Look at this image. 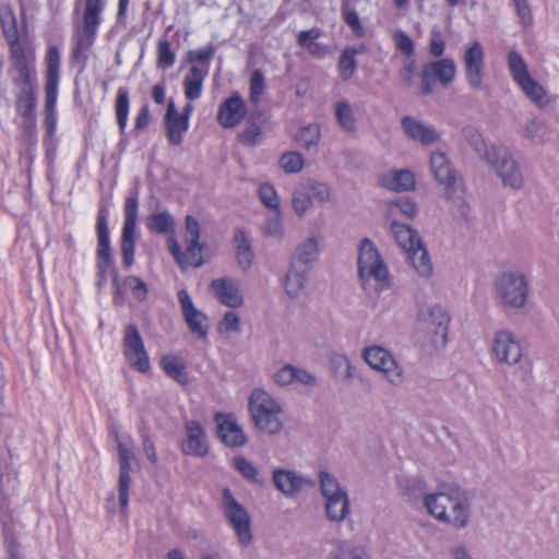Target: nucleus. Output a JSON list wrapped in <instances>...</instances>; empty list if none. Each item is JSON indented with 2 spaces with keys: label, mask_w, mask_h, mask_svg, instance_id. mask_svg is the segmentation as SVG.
<instances>
[{
  "label": "nucleus",
  "mask_w": 559,
  "mask_h": 559,
  "mask_svg": "<svg viewBox=\"0 0 559 559\" xmlns=\"http://www.w3.org/2000/svg\"><path fill=\"white\" fill-rule=\"evenodd\" d=\"M423 504L431 518L454 530H464L472 522V501L460 487L444 485L437 491L424 493Z\"/></svg>",
  "instance_id": "f257e3e1"
},
{
  "label": "nucleus",
  "mask_w": 559,
  "mask_h": 559,
  "mask_svg": "<svg viewBox=\"0 0 559 559\" xmlns=\"http://www.w3.org/2000/svg\"><path fill=\"white\" fill-rule=\"evenodd\" d=\"M491 293L498 306L521 310L528 302L530 282L524 272L520 270H504L493 276Z\"/></svg>",
  "instance_id": "f03ea898"
},
{
  "label": "nucleus",
  "mask_w": 559,
  "mask_h": 559,
  "mask_svg": "<svg viewBox=\"0 0 559 559\" xmlns=\"http://www.w3.org/2000/svg\"><path fill=\"white\" fill-rule=\"evenodd\" d=\"M36 58L20 57L17 62L13 63L16 74L13 83L17 87L16 110L24 119L33 121L35 119V109L37 104V74Z\"/></svg>",
  "instance_id": "7ed1b4c3"
},
{
  "label": "nucleus",
  "mask_w": 559,
  "mask_h": 559,
  "mask_svg": "<svg viewBox=\"0 0 559 559\" xmlns=\"http://www.w3.org/2000/svg\"><path fill=\"white\" fill-rule=\"evenodd\" d=\"M107 0H85L82 16L74 22L73 56L79 59L94 45Z\"/></svg>",
  "instance_id": "20e7f679"
},
{
  "label": "nucleus",
  "mask_w": 559,
  "mask_h": 559,
  "mask_svg": "<svg viewBox=\"0 0 559 559\" xmlns=\"http://www.w3.org/2000/svg\"><path fill=\"white\" fill-rule=\"evenodd\" d=\"M358 274L362 282L373 281L378 290L393 286V278L384 259L376 245L367 238L360 241L358 248Z\"/></svg>",
  "instance_id": "39448f33"
},
{
  "label": "nucleus",
  "mask_w": 559,
  "mask_h": 559,
  "mask_svg": "<svg viewBox=\"0 0 559 559\" xmlns=\"http://www.w3.org/2000/svg\"><path fill=\"white\" fill-rule=\"evenodd\" d=\"M430 170L435 179L444 187V198L453 203L457 214L465 218L468 206L464 199V189L457 180L448 156L439 151L430 155Z\"/></svg>",
  "instance_id": "423d86ee"
},
{
  "label": "nucleus",
  "mask_w": 559,
  "mask_h": 559,
  "mask_svg": "<svg viewBox=\"0 0 559 559\" xmlns=\"http://www.w3.org/2000/svg\"><path fill=\"white\" fill-rule=\"evenodd\" d=\"M249 412L254 426L269 435L281 431L283 424L280 418L281 405L264 390L255 389L249 397Z\"/></svg>",
  "instance_id": "0eeeda50"
},
{
  "label": "nucleus",
  "mask_w": 559,
  "mask_h": 559,
  "mask_svg": "<svg viewBox=\"0 0 559 559\" xmlns=\"http://www.w3.org/2000/svg\"><path fill=\"white\" fill-rule=\"evenodd\" d=\"M185 225V241L187 245L186 252L181 251L180 245L174 237L168 239V249L182 270L188 267H200L204 263L202 258L204 245L200 242V224L194 216L187 215Z\"/></svg>",
  "instance_id": "6e6552de"
},
{
  "label": "nucleus",
  "mask_w": 559,
  "mask_h": 559,
  "mask_svg": "<svg viewBox=\"0 0 559 559\" xmlns=\"http://www.w3.org/2000/svg\"><path fill=\"white\" fill-rule=\"evenodd\" d=\"M485 160L491 166L504 187L520 190L524 185L522 168L507 147L491 145L485 152Z\"/></svg>",
  "instance_id": "1a4fd4ad"
},
{
  "label": "nucleus",
  "mask_w": 559,
  "mask_h": 559,
  "mask_svg": "<svg viewBox=\"0 0 559 559\" xmlns=\"http://www.w3.org/2000/svg\"><path fill=\"white\" fill-rule=\"evenodd\" d=\"M319 483L328 519L332 522L344 521L350 511L347 492L341 487L337 479L326 471L319 473Z\"/></svg>",
  "instance_id": "9d476101"
},
{
  "label": "nucleus",
  "mask_w": 559,
  "mask_h": 559,
  "mask_svg": "<svg viewBox=\"0 0 559 559\" xmlns=\"http://www.w3.org/2000/svg\"><path fill=\"white\" fill-rule=\"evenodd\" d=\"M365 362L373 370L381 372L385 380L393 386H400L405 380L402 365L395 356L380 345H370L361 353Z\"/></svg>",
  "instance_id": "9b49d317"
},
{
  "label": "nucleus",
  "mask_w": 559,
  "mask_h": 559,
  "mask_svg": "<svg viewBox=\"0 0 559 559\" xmlns=\"http://www.w3.org/2000/svg\"><path fill=\"white\" fill-rule=\"evenodd\" d=\"M491 353L499 364L515 366L521 364L524 357V347L513 332L502 329L493 333Z\"/></svg>",
  "instance_id": "f8f14e48"
},
{
  "label": "nucleus",
  "mask_w": 559,
  "mask_h": 559,
  "mask_svg": "<svg viewBox=\"0 0 559 559\" xmlns=\"http://www.w3.org/2000/svg\"><path fill=\"white\" fill-rule=\"evenodd\" d=\"M418 318L428 325L431 333V343L435 348H444L448 344L449 325L451 322L448 309L440 304H433L428 306L427 309L420 310Z\"/></svg>",
  "instance_id": "ddd939ff"
},
{
  "label": "nucleus",
  "mask_w": 559,
  "mask_h": 559,
  "mask_svg": "<svg viewBox=\"0 0 559 559\" xmlns=\"http://www.w3.org/2000/svg\"><path fill=\"white\" fill-rule=\"evenodd\" d=\"M139 210L138 193L131 194L124 202V221L121 235V253L126 267L134 263L135 234Z\"/></svg>",
  "instance_id": "4468645a"
},
{
  "label": "nucleus",
  "mask_w": 559,
  "mask_h": 559,
  "mask_svg": "<svg viewBox=\"0 0 559 559\" xmlns=\"http://www.w3.org/2000/svg\"><path fill=\"white\" fill-rule=\"evenodd\" d=\"M123 355L129 365L136 371L146 374L151 371V361L143 338L134 324L123 330Z\"/></svg>",
  "instance_id": "2eb2a0df"
},
{
  "label": "nucleus",
  "mask_w": 559,
  "mask_h": 559,
  "mask_svg": "<svg viewBox=\"0 0 559 559\" xmlns=\"http://www.w3.org/2000/svg\"><path fill=\"white\" fill-rule=\"evenodd\" d=\"M223 510L239 543L242 546L249 545L252 540L250 516L246 509L234 498L228 488L223 490Z\"/></svg>",
  "instance_id": "dca6fc26"
},
{
  "label": "nucleus",
  "mask_w": 559,
  "mask_h": 559,
  "mask_svg": "<svg viewBox=\"0 0 559 559\" xmlns=\"http://www.w3.org/2000/svg\"><path fill=\"white\" fill-rule=\"evenodd\" d=\"M118 453H119V503L121 513L126 518L129 506V490L131 476L130 472L135 462V455L133 453L132 440L129 437L118 439Z\"/></svg>",
  "instance_id": "f3484780"
},
{
  "label": "nucleus",
  "mask_w": 559,
  "mask_h": 559,
  "mask_svg": "<svg viewBox=\"0 0 559 559\" xmlns=\"http://www.w3.org/2000/svg\"><path fill=\"white\" fill-rule=\"evenodd\" d=\"M0 24L4 37L10 45L13 63L17 62L20 57L26 58L32 56L33 58H36L33 47L23 46L19 43L17 20L11 5H0Z\"/></svg>",
  "instance_id": "a211bd4d"
},
{
  "label": "nucleus",
  "mask_w": 559,
  "mask_h": 559,
  "mask_svg": "<svg viewBox=\"0 0 559 559\" xmlns=\"http://www.w3.org/2000/svg\"><path fill=\"white\" fill-rule=\"evenodd\" d=\"M97 272L99 278L103 281L109 270L114 267V259L110 246V235L108 228V212L100 209L97 216Z\"/></svg>",
  "instance_id": "6ab92c4d"
},
{
  "label": "nucleus",
  "mask_w": 559,
  "mask_h": 559,
  "mask_svg": "<svg viewBox=\"0 0 559 559\" xmlns=\"http://www.w3.org/2000/svg\"><path fill=\"white\" fill-rule=\"evenodd\" d=\"M462 62L468 86L473 90H480L486 67L483 45L479 41H474L466 47Z\"/></svg>",
  "instance_id": "aec40b11"
},
{
  "label": "nucleus",
  "mask_w": 559,
  "mask_h": 559,
  "mask_svg": "<svg viewBox=\"0 0 559 559\" xmlns=\"http://www.w3.org/2000/svg\"><path fill=\"white\" fill-rule=\"evenodd\" d=\"M456 67L452 59L443 58L426 63L421 70L423 94L433 91V82L438 81L443 86L449 85L455 78Z\"/></svg>",
  "instance_id": "412c9836"
},
{
  "label": "nucleus",
  "mask_w": 559,
  "mask_h": 559,
  "mask_svg": "<svg viewBox=\"0 0 559 559\" xmlns=\"http://www.w3.org/2000/svg\"><path fill=\"white\" fill-rule=\"evenodd\" d=\"M45 110H57L60 52L56 46H49L46 53Z\"/></svg>",
  "instance_id": "4be33fe9"
},
{
  "label": "nucleus",
  "mask_w": 559,
  "mask_h": 559,
  "mask_svg": "<svg viewBox=\"0 0 559 559\" xmlns=\"http://www.w3.org/2000/svg\"><path fill=\"white\" fill-rule=\"evenodd\" d=\"M178 300L189 331L197 337L205 340L209 334L207 316L194 307L192 298L186 289L178 292Z\"/></svg>",
  "instance_id": "5701e85b"
},
{
  "label": "nucleus",
  "mask_w": 559,
  "mask_h": 559,
  "mask_svg": "<svg viewBox=\"0 0 559 559\" xmlns=\"http://www.w3.org/2000/svg\"><path fill=\"white\" fill-rule=\"evenodd\" d=\"M217 435L222 442L230 448L242 447L247 437L234 414L218 413L215 415Z\"/></svg>",
  "instance_id": "b1692460"
},
{
  "label": "nucleus",
  "mask_w": 559,
  "mask_h": 559,
  "mask_svg": "<svg viewBox=\"0 0 559 559\" xmlns=\"http://www.w3.org/2000/svg\"><path fill=\"white\" fill-rule=\"evenodd\" d=\"M272 477L276 489L286 497H292L304 489L314 486V481L311 478L292 469L276 468L273 471Z\"/></svg>",
  "instance_id": "393cba45"
},
{
  "label": "nucleus",
  "mask_w": 559,
  "mask_h": 559,
  "mask_svg": "<svg viewBox=\"0 0 559 559\" xmlns=\"http://www.w3.org/2000/svg\"><path fill=\"white\" fill-rule=\"evenodd\" d=\"M210 288L216 299L229 308H239L245 304L243 293L236 280L218 277L211 282Z\"/></svg>",
  "instance_id": "a878e982"
},
{
  "label": "nucleus",
  "mask_w": 559,
  "mask_h": 559,
  "mask_svg": "<svg viewBox=\"0 0 559 559\" xmlns=\"http://www.w3.org/2000/svg\"><path fill=\"white\" fill-rule=\"evenodd\" d=\"M247 115V106L238 93H233L218 108L217 121L226 129L238 126Z\"/></svg>",
  "instance_id": "bb28decb"
},
{
  "label": "nucleus",
  "mask_w": 559,
  "mask_h": 559,
  "mask_svg": "<svg viewBox=\"0 0 559 559\" xmlns=\"http://www.w3.org/2000/svg\"><path fill=\"white\" fill-rule=\"evenodd\" d=\"M181 450L187 455L205 456L209 452V444L203 427L194 420L186 424V438L182 441Z\"/></svg>",
  "instance_id": "cd10ccee"
},
{
  "label": "nucleus",
  "mask_w": 559,
  "mask_h": 559,
  "mask_svg": "<svg viewBox=\"0 0 559 559\" xmlns=\"http://www.w3.org/2000/svg\"><path fill=\"white\" fill-rule=\"evenodd\" d=\"M402 128L409 139L426 146L438 142L440 139L439 133L432 126L413 117H404L402 119Z\"/></svg>",
  "instance_id": "c85d7f7f"
},
{
  "label": "nucleus",
  "mask_w": 559,
  "mask_h": 559,
  "mask_svg": "<svg viewBox=\"0 0 559 559\" xmlns=\"http://www.w3.org/2000/svg\"><path fill=\"white\" fill-rule=\"evenodd\" d=\"M165 130L166 136L170 144L180 145L183 141V135L188 131L190 122L186 117H179L173 100L168 103L165 114Z\"/></svg>",
  "instance_id": "c756f323"
},
{
  "label": "nucleus",
  "mask_w": 559,
  "mask_h": 559,
  "mask_svg": "<svg viewBox=\"0 0 559 559\" xmlns=\"http://www.w3.org/2000/svg\"><path fill=\"white\" fill-rule=\"evenodd\" d=\"M320 236H309L295 249L290 263L304 269L311 270L320 257Z\"/></svg>",
  "instance_id": "7c9ffc66"
},
{
  "label": "nucleus",
  "mask_w": 559,
  "mask_h": 559,
  "mask_svg": "<svg viewBox=\"0 0 559 559\" xmlns=\"http://www.w3.org/2000/svg\"><path fill=\"white\" fill-rule=\"evenodd\" d=\"M309 271L310 270L300 269L294 263H290L283 282L284 290L290 298H297L306 294L308 288Z\"/></svg>",
  "instance_id": "2f4dec72"
},
{
  "label": "nucleus",
  "mask_w": 559,
  "mask_h": 559,
  "mask_svg": "<svg viewBox=\"0 0 559 559\" xmlns=\"http://www.w3.org/2000/svg\"><path fill=\"white\" fill-rule=\"evenodd\" d=\"M234 242L237 263L246 272L251 267L254 260L250 237L243 229L238 228L234 234Z\"/></svg>",
  "instance_id": "473e14b6"
},
{
  "label": "nucleus",
  "mask_w": 559,
  "mask_h": 559,
  "mask_svg": "<svg viewBox=\"0 0 559 559\" xmlns=\"http://www.w3.org/2000/svg\"><path fill=\"white\" fill-rule=\"evenodd\" d=\"M406 254L411 266L419 277L424 280L431 278L433 274V266L430 255L423 242L406 252Z\"/></svg>",
  "instance_id": "72a5a7b5"
},
{
  "label": "nucleus",
  "mask_w": 559,
  "mask_h": 559,
  "mask_svg": "<svg viewBox=\"0 0 559 559\" xmlns=\"http://www.w3.org/2000/svg\"><path fill=\"white\" fill-rule=\"evenodd\" d=\"M207 66H192L183 80L185 96L195 100L201 96L203 82L209 74Z\"/></svg>",
  "instance_id": "f704fd0d"
},
{
  "label": "nucleus",
  "mask_w": 559,
  "mask_h": 559,
  "mask_svg": "<svg viewBox=\"0 0 559 559\" xmlns=\"http://www.w3.org/2000/svg\"><path fill=\"white\" fill-rule=\"evenodd\" d=\"M382 185L393 191H408L415 188V176L408 169L391 170L382 176Z\"/></svg>",
  "instance_id": "c9c22d12"
},
{
  "label": "nucleus",
  "mask_w": 559,
  "mask_h": 559,
  "mask_svg": "<svg viewBox=\"0 0 559 559\" xmlns=\"http://www.w3.org/2000/svg\"><path fill=\"white\" fill-rule=\"evenodd\" d=\"M391 231L397 245L405 253L423 242L418 233L408 225L393 221L391 223Z\"/></svg>",
  "instance_id": "e433bc0d"
},
{
  "label": "nucleus",
  "mask_w": 559,
  "mask_h": 559,
  "mask_svg": "<svg viewBox=\"0 0 559 559\" xmlns=\"http://www.w3.org/2000/svg\"><path fill=\"white\" fill-rule=\"evenodd\" d=\"M524 95L537 107H545L548 104L546 99L547 92L532 75L518 83Z\"/></svg>",
  "instance_id": "4c0bfd02"
},
{
  "label": "nucleus",
  "mask_w": 559,
  "mask_h": 559,
  "mask_svg": "<svg viewBox=\"0 0 559 559\" xmlns=\"http://www.w3.org/2000/svg\"><path fill=\"white\" fill-rule=\"evenodd\" d=\"M147 228L159 235H173L175 233V219L169 212L153 213L147 217Z\"/></svg>",
  "instance_id": "58836bf2"
},
{
  "label": "nucleus",
  "mask_w": 559,
  "mask_h": 559,
  "mask_svg": "<svg viewBox=\"0 0 559 559\" xmlns=\"http://www.w3.org/2000/svg\"><path fill=\"white\" fill-rule=\"evenodd\" d=\"M508 68L513 81L518 84L531 75L527 63L516 50H511L507 57Z\"/></svg>",
  "instance_id": "ea45409f"
},
{
  "label": "nucleus",
  "mask_w": 559,
  "mask_h": 559,
  "mask_svg": "<svg viewBox=\"0 0 559 559\" xmlns=\"http://www.w3.org/2000/svg\"><path fill=\"white\" fill-rule=\"evenodd\" d=\"M292 205L295 214L299 217L304 216L312 206V197L305 182H301L294 189Z\"/></svg>",
  "instance_id": "a19ab883"
},
{
  "label": "nucleus",
  "mask_w": 559,
  "mask_h": 559,
  "mask_svg": "<svg viewBox=\"0 0 559 559\" xmlns=\"http://www.w3.org/2000/svg\"><path fill=\"white\" fill-rule=\"evenodd\" d=\"M160 367L164 372L179 383L187 382L185 365L182 360L175 355H166L160 360Z\"/></svg>",
  "instance_id": "79ce46f5"
},
{
  "label": "nucleus",
  "mask_w": 559,
  "mask_h": 559,
  "mask_svg": "<svg viewBox=\"0 0 559 559\" xmlns=\"http://www.w3.org/2000/svg\"><path fill=\"white\" fill-rule=\"evenodd\" d=\"M116 118L119 130L121 133L124 132L128 123V115H129V91L126 87H119L117 91L116 98Z\"/></svg>",
  "instance_id": "37998d69"
},
{
  "label": "nucleus",
  "mask_w": 559,
  "mask_h": 559,
  "mask_svg": "<svg viewBox=\"0 0 559 559\" xmlns=\"http://www.w3.org/2000/svg\"><path fill=\"white\" fill-rule=\"evenodd\" d=\"M335 118L343 130L347 132H354L356 130V117L348 103L340 102L335 105Z\"/></svg>",
  "instance_id": "c03bdc74"
},
{
  "label": "nucleus",
  "mask_w": 559,
  "mask_h": 559,
  "mask_svg": "<svg viewBox=\"0 0 559 559\" xmlns=\"http://www.w3.org/2000/svg\"><path fill=\"white\" fill-rule=\"evenodd\" d=\"M359 49L356 47H346L342 52L338 61V72L344 81L349 80L356 70V55Z\"/></svg>",
  "instance_id": "a18cd8bd"
},
{
  "label": "nucleus",
  "mask_w": 559,
  "mask_h": 559,
  "mask_svg": "<svg viewBox=\"0 0 559 559\" xmlns=\"http://www.w3.org/2000/svg\"><path fill=\"white\" fill-rule=\"evenodd\" d=\"M305 183L310 195L313 197L318 202L331 204L336 203L330 185L316 180H307Z\"/></svg>",
  "instance_id": "49530a36"
},
{
  "label": "nucleus",
  "mask_w": 559,
  "mask_h": 559,
  "mask_svg": "<svg viewBox=\"0 0 559 559\" xmlns=\"http://www.w3.org/2000/svg\"><path fill=\"white\" fill-rule=\"evenodd\" d=\"M330 365L337 377L342 379H352L354 377V367L345 354H333L330 358Z\"/></svg>",
  "instance_id": "de8ad7c7"
},
{
  "label": "nucleus",
  "mask_w": 559,
  "mask_h": 559,
  "mask_svg": "<svg viewBox=\"0 0 559 559\" xmlns=\"http://www.w3.org/2000/svg\"><path fill=\"white\" fill-rule=\"evenodd\" d=\"M262 233L277 241H281L285 236V227L282 223L281 211L275 212L273 215L266 218Z\"/></svg>",
  "instance_id": "09e8293b"
},
{
  "label": "nucleus",
  "mask_w": 559,
  "mask_h": 559,
  "mask_svg": "<svg viewBox=\"0 0 559 559\" xmlns=\"http://www.w3.org/2000/svg\"><path fill=\"white\" fill-rule=\"evenodd\" d=\"M320 138V128L314 123L301 127L296 134L297 142L307 148L316 146L319 143Z\"/></svg>",
  "instance_id": "8fccbe9b"
},
{
  "label": "nucleus",
  "mask_w": 559,
  "mask_h": 559,
  "mask_svg": "<svg viewBox=\"0 0 559 559\" xmlns=\"http://www.w3.org/2000/svg\"><path fill=\"white\" fill-rule=\"evenodd\" d=\"M278 164L286 174H297L302 170L305 159L298 152H286L281 156Z\"/></svg>",
  "instance_id": "3c124183"
},
{
  "label": "nucleus",
  "mask_w": 559,
  "mask_h": 559,
  "mask_svg": "<svg viewBox=\"0 0 559 559\" xmlns=\"http://www.w3.org/2000/svg\"><path fill=\"white\" fill-rule=\"evenodd\" d=\"M329 559H366V554L360 547L349 543H341L330 554Z\"/></svg>",
  "instance_id": "603ef678"
},
{
  "label": "nucleus",
  "mask_w": 559,
  "mask_h": 559,
  "mask_svg": "<svg viewBox=\"0 0 559 559\" xmlns=\"http://www.w3.org/2000/svg\"><path fill=\"white\" fill-rule=\"evenodd\" d=\"M522 135L533 143H543L544 122L536 117L530 118L524 123Z\"/></svg>",
  "instance_id": "864d4df0"
},
{
  "label": "nucleus",
  "mask_w": 559,
  "mask_h": 559,
  "mask_svg": "<svg viewBox=\"0 0 559 559\" xmlns=\"http://www.w3.org/2000/svg\"><path fill=\"white\" fill-rule=\"evenodd\" d=\"M389 213L391 215L401 213L407 218H413L417 214V205L409 198H400L389 203Z\"/></svg>",
  "instance_id": "5fc2aeb1"
},
{
  "label": "nucleus",
  "mask_w": 559,
  "mask_h": 559,
  "mask_svg": "<svg viewBox=\"0 0 559 559\" xmlns=\"http://www.w3.org/2000/svg\"><path fill=\"white\" fill-rule=\"evenodd\" d=\"M240 331V318L234 311H227L217 325V332L221 335L229 336Z\"/></svg>",
  "instance_id": "6e6d98bb"
},
{
  "label": "nucleus",
  "mask_w": 559,
  "mask_h": 559,
  "mask_svg": "<svg viewBox=\"0 0 559 559\" xmlns=\"http://www.w3.org/2000/svg\"><path fill=\"white\" fill-rule=\"evenodd\" d=\"M215 48L213 45H207L205 47L190 50L187 53V62L192 66H207L210 60L214 57Z\"/></svg>",
  "instance_id": "4d7b16f0"
},
{
  "label": "nucleus",
  "mask_w": 559,
  "mask_h": 559,
  "mask_svg": "<svg viewBox=\"0 0 559 559\" xmlns=\"http://www.w3.org/2000/svg\"><path fill=\"white\" fill-rule=\"evenodd\" d=\"M342 14L346 24L352 28L356 36L362 37L365 28L356 11L349 9V0H343Z\"/></svg>",
  "instance_id": "13d9d810"
},
{
  "label": "nucleus",
  "mask_w": 559,
  "mask_h": 559,
  "mask_svg": "<svg viewBox=\"0 0 559 559\" xmlns=\"http://www.w3.org/2000/svg\"><path fill=\"white\" fill-rule=\"evenodd\" d=\"M261 202L275 212L281 211L280 199L275 188L271 183H262L259 188Z\"/></svg>",
  "instance_id": "bf43d9fd"
},
{
  "label": "nucleus",
  "mask_w": 559,
  "mask_h": 559,
  "mask_svg": "<svg viewBox=\"0 0 559 559\" xmlns=\"http://www.w3.org/2000/svg\"><path fill=\"white\" fill-rule=\"evenodd\" d=\"M176 60V55L171 49L170 43L160 39L157 44V66L163 69L170 68Z\"/></svg>",
  "instance_id": "052dcab7"
},
{
  "label": "nucleus",
  "mask_w": 559,
  "mask_h": 559,
  "mask_svg": "<svg viewBox=\"0 0 559 559\" xmlns=\"http://www.w3.org/2000/svg\"><path fill=\"white\" fill-rule=\"evenodd\" d=\"M234 467L241 474L242 477L250 481H259V472L252 462L243 456H236L233 460Z\"/></svg>",
  "instance_id": "680f3d73"
},
{
  "label": "nucleus",
  "mask_w": 559,
  "mask_h": 559,
  "mask_svg": "<svg viewBox=\"0 0 559 559\" xmlns=\"http://www.w3.org/2000/svg\"><path fill=\"white\" fill-rule=\"evenodd\" d=\"M464 136L467 140V142L472 145V147L475 150V152L485 159V152L488 148H490L492 144L488 145L485 142L483 134L474 128L464 129Z\"/></svg>",
  "instance_id": "e2e57ef3"
},
{
  "label": "nucleus",
  "mask_w": 559,
  "mask_h": 559,
  "mask_svg": "<svg viewBox=\"0 0 559 559\" xmlns=\"http://www.w3.org/2000/svg\"><path fill=\"white\" fill-rule=\"evenodd\" d=\"M265 88L264 75L260 70H254L250 78V100L252 104H259Z\"/></svg>",
  "instance_id": "0e129e2a"
},
{
  "label": "nucleus",
  "mask_w": 559,
  "mask_h": 559,
  "mask_svg": "<svg viewBox=\"0 0 559 559\" xmlns=\"http://www.w3.org/2000/svg\"><path fill=\"white\" fill-rule=\"evenodd\" d=\"M393 41L396 49L407 58L414 55V41L404 31H395L393 33Z\"/></svg>",
  "instance_id": "69168bd1"
},
{
  "label": "nucleus",
  "mask_w": 559,
  "mask_h": 559,
  "mask_svg": "<svg viewBox=\"0 0 559 559\" xmlns=\"http://www.w3.org/2000/svg\"><path fill=\"white\" fill-rule=\"evenodd\" d=\"M123 285L131 290L136 300L142 301L146 298L147 286L140 277L128 276L124 278Z\"/></svg>",
  "instance_id": "338daca9"
},
{
  "label": "nucleus",
  "mask_w": 559,
  "mask_h": 559,
  "mask_svg": "<svg viewBox=\"0 0 559 559\" xmlns=\"http://www.w3.org/2000/svg\"><path fill=\"white\" fill-rule=\"evenodd\" d=\"M450 559H478L465 543H457L449 548Z\"/></svg>",
  "instance_id": "774afa93"
}]
</instances>
